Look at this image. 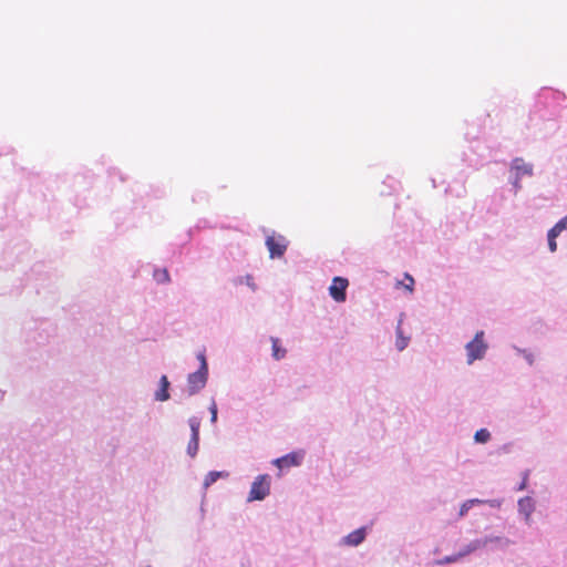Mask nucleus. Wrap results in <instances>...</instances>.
<instances>
[{
	"mask_svg": "<svg viewBox=\"0 0 567 567\" xmlns=\"http://www.w3.org/2000/svg\"><path fill=\"white\" fill-rule=\"evenodd\" d=\"M487 350V344L484 342V332L477 331L474 339L466 344L467 363L471 364L475 360L484 357Z\"/></svg>",
	"mask_w": 567,
	"mask_h": 567,
	"instance_id": "obj_1",
	"label": "nucleus"
},
{
	"mask_svg": "<svg viewBox=\"0 0 567 567\" xmlns=\"http://www.w3.org/2000/svg\"><path fill=\"white\" fill-rule=\"evenodd\" d=\"M270 492V477L267 474H262L256 477L252 482L248 499L249 501H262Z\"/></svg>",
	"mask_w": 567,
	"mask_h": 567,
	"instance_id": "obj_2",
	"label": "nucleus"
},
{
	"mask_svg": "<svg viewBox=\"0 0 567 567\" xmlns=\"http://www.w3.org/2000/svg\"><path fill=\"white\" fill-rule=\"evenodd\" d=\"M207 377H208L207 363L202 364L196 372L190 373L187 379L188 394L194 395L198 391H200L206 385Z\"/></svg>",
	"mask_w": 567,
	"mask_h": 567,
	"instance_id": "obj_3",
	"label": "nucleus"
},
{
	"mask_svg": "<svg viewBox=\"0 0 567 567\" xmlns=\"http://www.w3.org/2000/svg\"><path fill=\"white\" fill-rule=\"evenodd\" d=\"M266 246L269 250L270 258H279L284 256L288 241L282 235H271L267 237Z\"/></svg>",
	"mask_w": 567,
	"mask_h": 567,
	"instance_id": "obj_4",
	"label": "nucleus"
},
{
	"mask_svg": "<svg viewBox=\"0 0 567 567\" xmlns=\"http://www.w3.org/2000/svg\"><path fill=\"white\" fill-rule=\"evenodd\" d=\"M349 286L348 279L343 277H334L332 279V284L329 287V292L332 299L337 302L346 301L347 295L346 290Z\"/></svg>",
	"mask_w": 567,
	"mask_h": 567,
	"instance_id": "obj_5",
	"label": "nucleus"
},
{
	"mask_svg": "<svg viewBox=\"0 0 567 567\" xmlns=\"http://www.w3.org/2000/svg\"><path fill=\"white\" fill-rule=\"evenodd\" d=\"M303 458V454L300 453V452H292V453H289L282 457H279L277 460L274 461V464L279 467L280 470L281 468H288V467H291V466H298L301 464V461Z\"/></svg>",
	"mask_w": 567,
	"mask_h": 567,
	"instance_id": "obj_6",
	"label": "nucleus"
},
{
	"mask_svg": "<svg viewBox=\"0 0 567 567\" xmlns=\"http://www.w3.org/2000/svg\"><path fill=\"white\" fill-rule=\"evenodd\" d=\"M485 503H488L491 506H499V502L497 501H484V499H478V498H473V499H468L466 502H464L462 505H461V508H460V517H463L467 514V512L475 505V504H485Z\"/></svg>",
	"mask_w": 567,
	"mask_h": 567,
	"instance_id": "obj_7",
	"label": "nucleus"
},
{
	"mask_svg": "<svg viewBox=\"0 0 567 567\" xmlns=\"http://www.w3.org/2000/svg\"><path fill=\"white\" fill-rule=\"evenodd\" d=\"M518 508L524 514L526 522L530 520L532 513L534 512V503L530 497H524L518 501Z\"/></svg>",
	"mask_w": 567,
	"mask_h": 567,
	"instance_id": "obj_8",
	"label": "nucleus"
},
{
	"mask_svg": "<svg viewBox=\"0 0 567 567\" xmlns=\"http://www.w3.org/2000/svg\"><path fill=\"white\" fill-rule=\"evenodd\" d=\"M365 538V529L359 528L350 533L346 538L344 543L349 546H358Z\"/></svg>",
	"mask_w": 567,
	"mask_h": 567,
	"instance_id": "obj_9",
	"label": "nucleus"
},
{
	"mask_svg": "<svg viewBox=\"0 0 567 567\" xmlns=\"http://www.w3.org/2000/svg\"><path fill=\"white\" fill-rule=\"evenodd\" d=\"M168 386H169V382H168L167 377L162 375V378L159 380V390L155 393V399L157 401H166L169 399Z\"/></svg>",
	"mask_w": 567,
	"mask_h": 567,
	"instance_id": "obj_10",
	"label": "nucleus"
},
{
	"mask_svg": "<svg viewBox=\"0 0 567 567\" xmlns=\"http://www.w3.org/2000/svg\"><path fill=\"white\" fill-rule=\"evenodd\" d=\"M272 346V357L276 360H280L286 355V349L280 346V341L278 338L272 337L271 339Z\"/></svg>",
	"mask_w": 567,
	"mask_h": 567,
	"instance_id": "obj_11",
	"label": "nucleus"
},
{
	"mask_svg": "<svg viewBox=\"0 0 567 567\" xmlns=\"http://www.w3.org/2000/svg\"><path fill=\"white\" fill-rule=\"evenodd\" d=\"M513 168L517 172V175H530L532 174V166L524 163L523 159L516 158L513 162Z\"/></svg>",
	"mask_w": 567,
	"mask_h": 567,
	"instance_id": "obj_12",
	"label": "nucleus"
},
{
	"mask_svg": "<svg viewBox=\"0 0 567 567\" xmlns=\"http://www.w3.org/2000/svg\"><path fill=\"white\" fill-rule=\"evenodd\" d=\"M567 227V216L549 229L547 237H558Z\"/></svg>",
	"mask_w": 567,
	"mask_h": 567,
	"instance_id": "obj_13",
	"label": "nucleus"
},
{
	"mask_svg": "<svg viewBox=\"0 0 567 567\" xmlns=\"http://www.w3.org/2000/svg\"><path fill=\"white\" fill-rule=\"evenodd\" d=\"M153 276L158 284H166L171 281L169 274L165 268L155 270Z\"/></svg>",
	"mask_w": 567,
	"mask_h": 567,
	"instance_id": "obj_14",
	"label": "nucleus"
},
{
	"mask_svg": "<svg viewBox=\"0 0 567 567\" xmlns=\"http://www.w3.org/2000/svg\"><path fill=\"white\" fill-rule=\"evenodd\" d=\"M396 334H398V338H396L395 346L399 351H402L406 348V346L409 343V339L402 336V330H401L400 326L396 329Z\"/></svg>",
	"mask_w": 567,
	"mask_h": 567,
	"instance_id": "obj_15",
	"label": "nucleus"
},
{
	"mask_svg": "<svg viewBox=\"0 0 567 567\" xmlns=\"http://www.w3.org/2000/svg\"><path fill=\"white\" fill-rule=\"evenodd\" d=\"M199 447V437L190 436V440L188 442L187 452L188 454L194 457L198 451Z\"/></svg>",
	"mask_w": 567,
	"mask_h": 567,
	"instance_id": "obj_16",
	"label": "nucleus"
},
{
	"mask_svg": "<svg viewBox=\"0 0 567 567\" xmlns=\"http://www.w3.org/2000/svg\"><path fill=\"white\" fill-rule=\"evenodd\" d=\"M491 437L489 432L486 429H481L475 433V441L478 443H486Z\"/></svg>",
	"mask_w": 567,
	"mask_h": 567,
	"instance_id": "obj_17",
	"label": "nucleus"
},
{
	"mask_svg": "<svg viewBox=\"0 0 567 567\" xmlns=\"http://www.w3.org/2000/svg\"><path fill=\"white\" fill-rule=\"evenodd\" d=\"M223 475L221 472H209L206 477H205V481H204V485L206 487H208L209 485H212L213 483H215L220 476Z\"/></svg>",
	"mask_w": 567,
	"mask_h": 567,
	"instance_id": "obj_18",
	"label": "nucleus"
},
{
	"mask_svg": "<svg viewBox=\"0 0 567 567\" xmlns=\"http://www.w3.org/2000/svg\"><path fill=\"white\" fill-rule=\"evenodd\" d=\"M404 279L406 280L405 284L400 281V282H398V285L403 286L410 293H412L413 286H414L413 277L409 274H405Z\"/></svg>",
	"mask_w": 567,
	"mask_h": 567,
	"instance_id": "obj_19",
	"label": "nucleus"
},
{
	"mask_svg": "<svg viewBox=\"0 0 567 567\" xmlns=\"http://www.w3.org/2000/svg\"><path fill=\"white\" fill-rule=\"evenodd\" d=\"M192 436L199 437V421L197 419H190L189 421Z\"/></svg>",
	"mask_w": 567,
	"mask_h": 567,
	"instance_id": "obj_20",
	"label": "nucleus"
},
{
	"mask_svg": "<svg viewBox=\"0 0 567 567\" xmlns=\"http://www.w3.org/2000/svg\"><path fill=\"white\" fill-rule=\"evenodd\" d=\"M209 411H210V421H212V423H215L217 421V405H216L215 401L212 402V404L209 406Z\"/></svg>",
	"mask_w": 567,
	"mask_h": 567,
	"instance_id": "obj_21",
	"label": "nucleus"
},
{
	"mask_svg": "<svg viewBox=\"0 0 567 567\" xmlns=\"http://www.w3.org/2000/svg\"><path fill=\"white\" fill-rule=\"evenodd\" d=\"M556 238L557 237H548V247L551 252L556 251L557 249Z\"/></svg>",
	"mask_w": 567,
	"mask_h": 567,
	"instance_id": "obj_22",
	"label": "nucleus"
},
{
	"mask_svg": "<svg viewBox=\"0 0 567 567\" xmlns=\"http://www.w3.org/2000/svg\"><path fill=\"white\" fill-rule=\"evenodd\" d=\"M197 358H198V360H199V362H200V365H202V364H204V363H207V362H206V358H205V354H204V353H199V354L197 355Z\"/></svg>",
	"mask_w": 567,
	"mask_h": 567,
	"instance_id": "obj_23",
	"label": "nucleus"
},
{
	"mask_svg": "<svg viewBox=\"0 0 567 567\" xmlns=\"http://www.w3.org/2000/svg\"><path fill=\"white\" fill-rule=\"evenodd\" d=\"M455 560H456L455 557H446L443 560H441L440 564H443V563H454Z\"/></svg>",
	"mask_w": 567,
	"mask_h": 567,
	"instance_id": "obj_24",
	"label": "nucleus"
},
{
	"mask_svg": "<svg viewBox=\"0 0 567 567\" xmlns=\"http://www.w3.org/2000/svg\"><path fill=\"white\" fill-rule=\"evenodd\" d=\"M526 480L527 476H525L523 483H520L519 489H524L526 487Z\"/></svg>",
	"mask_w": 567,
	"mask_h": 567,
	"instance_id": "obj_25",
	"label": "nucleus"
}]
</instances>
